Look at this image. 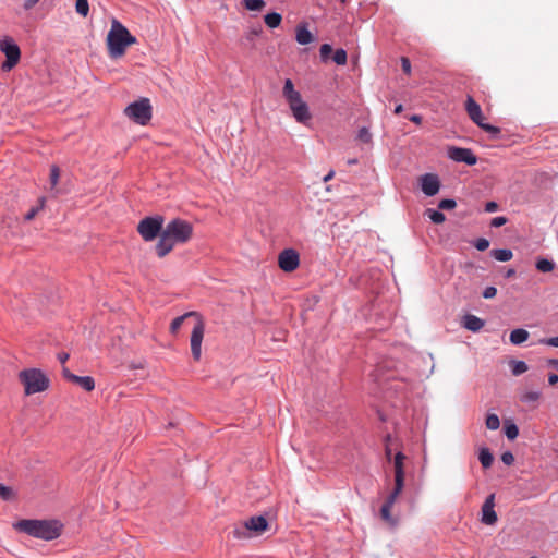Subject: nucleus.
I'll list each match as a JSON object with an SVG mask.
<instances>
[{
	"label": "nucleus",
	"instance_id": "f257e3e1",
	"mask_svg": "<svg viewBox=\"0 0 558 558\" xmlns=\"http://www.w3.org/2000/svg\"><path fill=\"white\" fill-rule=\"evenodd\" d=\"M136 43V38L129 32V29L113 19L111 28L107 35L108 53L110 58L118 59L125 53L129 46Z\"/></svg>",
	"mask_w": 558,
	"mask_h": 558
},
{
	"label": "nucleus",
	"instance_id": "f03ea898",
	"mask_svg": "<svg viewBox=\"0 0 558 558\" xmlns=\"http://www.w3.org/2000/svg\"><path fill=\"white\" fill-rule=\"evenodd\" d=\"M15 529L33 537L52 541L60 536L62 525L56 520H21Z\"/></svg>",
	"mask_w": 558,
	"mask_h": 558
},
{
	"label": "nucleus",
	"instance_id": "7ed1b4c3",
	"mask_svg": "<svg viewBox=\"0 0 558 558\" xmlns=\"http://www.w3.org/2000/svg\"><path fill=\"white\" fill-rule=\"evenodd\" d=\"M187 317L196 318V324L191 333V351H192L193 359L195 361H198L202 356V342H203L204 332H205V325H204L202 316L197 312H187V313L174 318L171 322L170 331L172 333H177L178 330L181 328L183 322Z\"/></svg>",
	"mask_w": 558,
	"mask_h": 558
},
{
	"label": "nucleus",
	"instance_id": "20e7f679",
	"mask_svg": "<svg viewBox=\"0 0 558 558\" xmlns=\"http://www.w3.org/2000/svg\"><path fill=\"white\" fill-rule=\"evenodd\" d=\"M162 232L174 244H183L192 238L193 226L186 220L175 218L167 223Z\"/></svg>",
	"mask_w": 558,
	"mask_h": 558
},
{
	"label": "nucleus",
	"instance_id": "39448f33",
	"mask_svg": "<svg viewBox=\"0 0 558 558\" xmlns=\"http://www.w3.org/2000/svg\"><path fill=\"white\" fill-rule=\"evenodd\" d=\"M20 379L25 387V393L28 396L41 392L49 386V379L41 371L36 368L22 371L20 373Z\"/></svg>",
	"mask_w": 558,
	"mask_h": 558
},
{
	"label": "nucleus",
	"instance_id": "423d86ee",
	"mask_svg": "<svg viewBox=\"0 0 558 558\" xmlns=\"http://www.w3.org/2000/svg\"><path fill=\"white\" fill-rule=\"evenodd\" d=\"M124 113L132 121L141 125H146L151 119V105L148 98H141L130 104Z\"/></svg>",
	"mask_w": 558,
	"mask_h": 558
},
{
	"label": "nucleus",
	"instance_id": "0eeeda50",
	"mask_svg": "<svg viewBox=\"0 0 558 558\" xmlns=\"http://www.w3.org/2000/svg\"><path fill=\"white\" fill-rule=\"evenodd\" d=\"M465 110L470 119L482 130L489 133L492 137L497 138L500 135L499 128L484 122L481 106L471 96H468L466 98Z\"/></svg>",
	"mask_w": 558,
	"mask_h": 558
},
{
	"label": "nucleus",
	"instance_id": "6e6552de",
	"mask_svg": "<svg viewBox=\"0 0 558 558\" xmlns=\"http://www.w3.org/2000/svg\"><path fill=\"white\" fill-rule=\"evenodd\" d=\"M165 219L160 215L143 218L137 225V232L144 241L150 242L162 232Z\"/></svg>",
	"mask_w": 558,
	"mask_h": 558
},
{
	"label": "nucleus",
	"instance_id": "1a4fd4ad",
	"mask_svg": "<svg viewBox=\"0 0 558 558\" xmlns=\"http://www.w3.org/2000/svg\"><path fill=\"white\" fill-rule=\"evenodd\" d=\"M268 527V522L265 517L256 515L247 519L243 525L234 530V535L238 538L251 537L252 535H260Z\"/></svg>",
	"mask_w": 558,
	"mask_h": 558
},
{
	"label": "nucleus",
	"instance_id": "9d476101",
	"mask_svg": "<svg viewBox=\"0 0 558 558\" xmlns=\"http://www.w3.org/2000/svg\"><path fill=\"white\" fill-rule=\"evenodd\" d=\"M0 50L5 54V61L1 69L4 72L11 71L20 61L21 50L13 38L5 36L0 41Z\"/></svg>",
	"mask_w": 558,
	"mask_h": 558
},
{
	"label": "nucleus",
	"instance_id": "9b49d317",
	"mask_svg": "<svg viewBox=\"0 0 558 558\" xmlns=\"http://www.w3.org/2000/svg\"><path fill=\"white\" fill-rule=\"evenodd\" d=\"M278 264L283 271L291 272L299 267L300 256L295 250L286 248L279 254Z\"/></svg>",
	"mask_w": 558,
	"mask_h": 558
},
{
	"label": "nucleus",
	"instance_id": "f8f14e48",
	"mask_svg": "<svg viewBox=\"0 0 558 558\" xmlns=\"http://www.w3.org/2000/svg\"><path fill=\"white\" fill-rule=\"evenodd\" d=\"M448 156L456 162H464L468 166H473L477 162V157L470 148L450 147Z\"/></svg>",
	"mask_w": 558,
	"mask_h": 558
},
{
	"label": "nucleus",
	"instance_id": "ddd939ff",
	"mask_svg": "<svg viewBox=\"0 0 558 558\" xmlns=\"http://www.w3.org/2000/svg\"><path fill=\"white\" fill-rule=\"evenodd\" d=\"M405 460V456L399 451L396 453L393 458V469H395V487L392 490L402 492L404 487V468L403 462Z\"/></svg>",
	"mask_w": 558,
	"mask_h": 558
},
{
	"label": "nucleus",
	"instance_id": "4468645a",
	"mask_svg": "<svg viewBox=\"0 0 558 558\" xmlns=\"http://www.w3.org/2000/svg\"><path fill=\"white\" fill-rule=\"evenodd\" d=\"M495 494H490L486 497L483 506H482V523L486 525H494L498 518L495 511Z\"/></svg>",
	"mask_w": 558,
	"mask_h": 558
},
{
	"label": "nucleus",
	"instance_id": "2eb2a0df",
	"mask_svg": "<svg viewBox=\"0 0 558 558\" xmlns=\"http://www.w3.org/2000/svg\"><path fill=\"white\" fill-rule=\"evenodd\" d=\"M422 192L426 196H434L439 192L440 181L436 174L425 173L420 178Z\"/></svg>",
	"mask_w": 558,
	"mask_h": 558
},
{
	"label": "nucleus",
	"instance_id": "dca6fc26",
	"mask_svg": "<svg viewBox=\"0 0 558 558\" xmlns=\"http://www.w3.org/2000/svg\"><path fill=\"white\" fill-rule=\"evenodd\" d=\"M282 95L286 99V101L289 105L290 110H292V107L302 105L305 102L302 99L301 94L294 88L293 82L290 78H287L284 81Z\"/></svg>",
	"mask_w": 558,
	"mask_h": 558
},
{
	"label": "nucleus",
	"instance_id": "f3484780",
	"mask_svg": "<svg viewBox=\"0 0 558 558\" xmlns=\"http://www.w3.org/2000/svg\"><path fill=\"white\" fill-rule=\"evenodd\" d=\"M401 493L400 492H396V490H392L386 501L384 502V505L381 506L380 508V517L381 519L389 523V524H396V520L392 518L391 515V508L393 507L397 498L399 497Z\"/></svg>",
	"mask_w": 558,
	"mask_h": 558
},
{
	"label": "nucleus",
	"instance_id": "a211bd4d",
	"mask_svg": "<svg viewBox=\"0 0 558 558\" xmlns=\"http://www.w3.org/2000/svg\"><path fill=\"white\" fill-rule=\"evenodd\" d=\"M291 112L295 121L301 124H307L312 119V114L306 102L292 107Z\"/></svg>",
	"mask_w": 558,
	"mask_h": 558
},
{
	"label": "nucleus",
	"instance_id": "6ab92c4d",
	"mask_svg": "<svg viewBox=\"0 0 558 558\" xmlns=\"http://www.w3.org/2000/svg\"><path fill=\"white\" fill-rule=\"evenodd\" d=\"M175 246V244L163 232L160 233L159 240L155 246L156 254L162 258L167 256Z\"/></svg>",
	"mask_w": 558,
	"mask_h": 558
},
{
	"label": "nucleus",
	"instance_id": "aec40b11",
	"mask_svg": "<svg viewBox=\"0 0 558 558\" xmlns=\"http://www.w3.org/2000/svg\"><path fill=\"white\" fill-rule=\"evenodd\" d=\"M484 325V320L473 314H468L463 317L462 326L470 331L477 332Z\"/></svg>",
	"mask_w": 558,
	"mask_h": 558
},
{
	"label": "nucleus",
	"instance_id": "412c9836",
	"mask_svg": "<svg viewBox=\"0 0 558 558\" xmlns=\"http://www.w3.org/2000/svg\"><path fill=\"white\" fill-rule=\"evenodd\" d=\"M295 40L300 45H308L314 40L313 34L307 29L305 23L299 24L295 28Z\"/></svg>",
	"mask_w": 558,
	"mask_h": 558
},
{
	"label": "nucleus",
	"instance_id": "4be33fe9",
	"mask_svg": "<svg viewBox=\"0 0 558 558\" xmlns=\"http://www.w3.org/2000/svg\"><path fill=\"white\" fill-rule=\"evenodd\" d=\"M71 381L81 386L85 391H92L95 388V380L90 376H72Z\"/></svg>",
	"mask_w": 558,
	"mask_h": 558
},
{
	"label": "nucleus",
	"instance_id": "5701e85b",
	"mask_svg": "<svg viewBox=\"0 0 558 558\" xmlns=\"http://www.w3.org/2000/svg\"><path fill=\"white\" fill-rule=\"evenodd\" d=\"M529 336L530 335L527 330L523 328H517L510 332L509 339L512 344L519 345L525 342L529 339Z\"/></svg>",
	"mask_w": 558,
	"mask_h": 558
},
{
	"label": "nucleus",
	"instance_id": "b1692460",
	"mask_svg": "<svg viewBox=\"0 0 558 558\" xmlns=\"http://www.w3.org/2000/svg\"><path fill=\"white\" fill-rule=\"evenodd\" d=\"M478 460L484 469H488L492 466L494 462V456L492 454L488 448L483 447L480 450Z\"/></svg>",
	"mask_w": 558,
	"mask_h": 558
},
{
	"label": "nucleus",
	"instance_id": "393cba45",
	"mask_svg": "<svg viewBox=\"0 0 558 558\" xmlns=\"http://www.w3.org/2000/svg\"><path fill=\"white\" fill-rule=\"evenodd\" d=\"M490 255L498 262H508L513 256L512 251L509 248L493 250Z\"/></svg>",
	"mask_w": 558,
	"mask_h": 558
},
{
	"label": "nucleus",
	"instance_id": "a878e982",
	"mask_svg": "<svg viewBox=\"0 0 558 558\" xmlns=\"http://www.w3.org/2000/svg\"><path fill=\"white\" fill-rule=\"evenodd\" d=\"M264 21L269 28H276L280 25V23L282 21V16H281V14L277 13V12H271V13H267L264 16Z\"/></svg>",
	"mask_w": 558,
	"mask_h": 558
},
{
	"label": "nucleus",
	"instance_id": "bb28decb",
	"mask_svg": "<svg viewBox=\"0 0 558 558\" xmlns=\"http://www.w3.org/2000/svg\"><path fill=\"white\" fill-rule=\"evenodd\" d=\"M425 215L434 223H437V225L442 223L446 220L445 215L440 210H438V209L428 208V209H426Z\"/></svg>",
	"mask_w": 558,
	"mask_h": 558
},
{
	"label": "nucleus",
	"instance_id": "cd10ccee",
	"mask_svg": "<svg viewBox=\"0 0 558 558\" xmlns=\"http://www.w3.org/2000/svg\"><path fill=\"white\" fill-rule=\"evenodd\" d=\"M504 429H505V435L509 440L515 439L519 435V428L512 422H506Z\"/></svg>",
	"mask_w": 558,
	"mask_h": 558
},
{
	"label": "nucleus",
	"instance_id": "c85d7f7f",
	"mask_svg": "<svg viewBox=\"0 0 558 558\" xmlns=\"http://www.w3.org/2000/svg\"><path fill=\"white\" fill-rule=\"evenodd\" d=\"M38 206H35L33 208H31L27 214L25 215V220L26 221H31L35 218V216L41 210L44 209L45 207V204H46V198L45 197H40L39 201H38Z\"/></svg>",
	"mask_w": 558,
	"mask_h": 558
},
{
	"label": "nucleus",
	"instance_id": "c756f323",
	"mask_svg": "<svg viewBox=\"0 0 558 558\" xmlns=\"http://www.w3.org/2000/svg\"><path fill=\"white\" fill-rule=\"evenodd\" d=\"M555 268V264L546 258H541L536 262V269L542 272H549Z\"/></svg>",
	"mask_w": 558,
	"mask_h": 558
},
{
	"label": "nucleus",
	"instance_id": "7c9ffc66",
	"mask_svg": "<svg viewBox=\"0 0 558 558\" xmlns=\"http://www.w3.org/2000/svg\"><path fill=\"white\" fill-rule=\"evenodd\" d=\"M486 427L490 430H496L500 426V420L497 414L490 413L486 416Z\"/></svg>",
	"mask_w": 558,
	"mask_h": 558
},
{
	"label": "nucleus",
	"instance_id": "2f4dec72",
	"mask_svg": "<svg viewBox=\"0 0 558 558\" xmlns=\"http://www.w3.org/2000/svg\"><path fill=\"white\" fill-rule=\"evenodd\" d=\"M348 54L342 48L337 49L332 56V60L338 65H344L347 63Z\"/></svg>",
	"mask_w": 558,
	"mask_h": 558
},
{
	"label": "nucleus",
	"instance_id": "473e14b6",
	"mask_svg": "<svg viewBox=\"0 0 558 558\" xmlns=\"http://www.w3.org/2000/svg\"><path fill=\"white\" fill-rule=\"evenodd\" d=\"M244 5L247 10L259 11L264 8V0H244Z\"/></svg>",
	"mask_w": 558,
	"mask_h": 558
},
{
	"label": "nucleus",
	"instance_id": "72a5a7b5",
	"mask_svg": "<svg viewBox=\"0 0 558 558\" xmlns=\"http://www.w3.org/2000/svg\"><path fill=\"white\" fill-rule=\"evenodd\" d=\"M529 369L527 364L524 361H513L512 374L519 376Z\"/></svg>",
	"mask_w": 558,
	"mask_h": 558
},
{
	"label": "nucleus",
	"instance_id": "f704fd0d",
	"mask_svg": "<svg viewBox=\"0 0 558 558\" xmlns=\"http://www.w3.org/2000/svg\"><path fill=\"white\" fill-rule=\"evenodd\" d=\"M541 398L539 391H526L521 396V401L525 403L536 402Z\"/></svg>",
	"mask_w": 558,
	"mask_h": 558
},
{
	"label": "nucleus",
	"instance_id": "c9c22d12",
	"mask_svg": "<svg viewBox=\"0 0 558 558\" xmlns=\"http://www.w3.org/2000/svg\"><path fill=\"white\" fill-rule=\"evenodd\" d=\"M357 140L366 144L372 142V133L369 132L368 128L362 126L359 130Z\"/></svg>",
	"mask_w": 558,
	"mask_h": 558
},
{
	"label": "nucleus",
	"instance_id": "e433bc0d",
	"mask_svg": "<svg viewBox=\"0 0 558 558\" xmlns=\"http://www.w3.org/2000/svg\"><path fill=\"white\" fill-rule=\"evenodd\" d=\"M76 12L83 16H86L89 11L87 0H76Z\"/></svg>",
	"mask_w": 558,
	"mask_h": 558
},
{
	"label": "nucleus",
	"instance_id": "4c0bfd02",
	"mask_svg": "<svg viewBox=\"0 0 558 558\" xmlns=\"http://www.w3.org/2000/svg\"><path fill=\"white\" fill-rule=\"evenodd\" d=\"M457 206V203L454 199H451V198H447V199H441L439 203H438V208L440 210H450V209H453L456 208Z\"/></svg>",
	"mask_w": 558,
	"mask_h": 558
},
{
	"label": "nucleus",
	"instance_id": "58836bf2",
	"mask_svg": "<svg viewBox=\"0 0 558 558\" xmlns=\"http://www.w3.org/2000/svg\"><path fill=\"white\" fill-rule=\"evenodd\" d=\"M60 178V170L57 166H52L50 169V184L51 187H56Z\"/></svg>",
	"mask_w": 558,
	"mask_h": 558
},
{
	"label": "nucleus",
	"instance_id": "ea45409f",
	"mask_svg": "<svg viewBox=\"0 0 558 558\" xmlns=\"http://www.w3.org/2000/svg\"><path fill=\"white\" fill-rule=\"evenodd\" d=\"M331 52L332 47L329 44H323L319 48V53L323 61H326Z\"/></svg>",
	"mask_w": 558,
	"mask_h": 558
},
{
	"label": "nucleus",
	"instance_id": "a19ab883",
	"mask_svg": "<svg viewBox=\"0 0 558 558\" xmlns=\"http://www.w3.org/2000/svg\"><path fill=\"white\" fill-rule=\"evenodd\" d=\"M12 497H13L12 489L0 483V498H2L3 500H10Z\"/></svg>",
	"mask_w": 558,
	"mask_h": 558
},
{
	"label": "nucleus",
	"instance_id": "79ce46f5",
	"mask_svg": "<svg viewBox=\"0 0 558 558\" xmlns=\"http://www.w3.org/2000/svg\"><path fill=\"white\" fill-rule=\"evenodd\" d=\"M476 250L484 252L489 247V241L485 238H480L474 242Z\"/></svg>",
	"mask_w": 558,
	"mask_h": 558
},
{
	"label": "nucleus",
	"instance_id": "37998d69",
	"mask_svg": "<svg viewBox=\"0 0 558 558\" xmlns=\"http://www.w3.org/2000/svg\"><path fill=\"white\" fill-rule=\"evenodd\" d=\"M508 221V219L504 216H498V217H495L492 219L490 221V226L494 227V228H499L504 225H506Z\"/></svg>",
	"mask_w": 558,
	"mask_h": 558
},
{
	"label": "nucleus",
	"instance_id": "c03bdc74",
	"mask_svg": "<svg viewBox=\"0 0 558 558\" xmlns=\"http://www.w3.org/2000/svg\"><path fill=\"white\" fill-rule=\"evenodd\" d=\"M538 342L541 344H546V345L558 348V336L557 337H551V338H543Z\"/></svg>",
	"mask_w": 558,
	"mask_h": 558
},
{
	"label": "nucleus",
	"instance_id": "a18cd8bd",
	"mask_svg": "<svg viewBox=\"0 0 558 558\" xmlns=\"http://www.w3.org/2000/svg\"><path fill=\"white\" fill-rule=\"evenodd\" d=\"M501 461H502L506 465H511V464L514 462V457H513V454H512L510 451H505V452L501 454Z\"/></svg>",
	"mask_w": 558,
	"mask_h": 558
},
{
	"label": "nucleus",
	"instance_id": "49530a36",
	"mask_svg": "<svg viewBox=\"0 0 558 558\" xmlns=\"http://www.w3.org/2000/svg\"><path fill=\"white\" fill-rule=\"evenodd\" d=\"M497 294V289L495 287H487L483 291V298L485 299H492Z\"/></svg>",
	"mask_w": 558,
	"mask_h": 558
},
{
	"label": "nucleus",
	"instance_id": "de8ad7c7",
	"mask_svg": "<svg viewBox=\"0 0 558 558\" xmlns=\"http://www.w3.org/2000/svg\"><path fill=\"white\" fill-rule=\"evenodd\" d=\"M401 65L404 73L410 74L411 73V62L408 58L402 57L401 58Z\"/></svg>",
	"mask_w": 558,
	"mask_h": 558
},
{
	"label": "nucleus",
	"instance_id": "09e8293b",
	"mask_svg": "<svg viewBox=\"0 0 558 558\" xmlns=\"http://www.w3.org/2000/svg\"><path fill=\"white\" fill-rule=\"evenodd\" d=\"M498 209V204L496 202H487L485 204V211L494 213Z\"/></svg>",
	"mask_w": 558,
	"mask_h": 558
},
{
	"label": "nucleus",
	"instance_id": "8fccbe9b",
	"mask_svg": "<svg viewBox=\"0 0 558 558\" xmlns=\"http://www.w3.org/2000/svg\"><path fill=\"white\" fill-rule=\"evenodd\" d=\"M70 355L66 352H61L58 354V360L61 364H64L69 360Z\"/></svg>",
	"mask_w": 558,
	"mask_h": 558
},
{
	"label": "nucleus",
	"instance_id": "3c124183",
	"mask_svg": "<svg viewBox=\"0 0 558 558\" xmlns=\"http://www.w3.org/2000/svg\"><path fill=\"white\" fill-rule=\"evenodd\" d=\"M558 383V375L557 374H549L548 376V384L549 385H556Z\"/></svg>",
	"mask_w": 558,
	"mask_h": 558
},
{
	"label": "nucleus",
	"instance_id": "603ef678",
	"mask_svg": "<svg viewBox=\"0 0 558 558\" xmlns=\"http://www.w3.org/2000/svg\"><path fill=\"white\" fill-rule=\"evenodd\" d=\"M409 120H410L411 122H414V123H416V124H420V123L422 122V117H421V116H418V114H412V116H410V117H409Z\"/></svg>",
	"mask_w": 558,
	"mask_h": 558
},
{
	"label": "nucleus",
	"instance_id": "864d4df0",
	"mask_svg": "<svg viewBox=\"0 0 558 558\" xmlns=\"http://www.w3.org/2000/svg\"><path fill=\"white\" fill-rule=\"evenodd\" d=\"M62 374L64 378H66L69 381H71L72 376H76L75 374L71 373L66 367L63 368Z\"/></svg>",
	"mask_w": 558,
	"mask_h": 558
},
{
	"label": "nucleus",
	"instance_id": "5fc2aeb1",
	"mask_svg": "<svg viewBox=\"0 0 558 558\" xmlns=\"http://www.w3.org/2000/svg\"><path fill=\"white\" fill-rule=\"evenodd\" d=\"M39 0H26L24 8L26 10L33 8Z\"/></svg>",
	"mask_w": 558,
	"mask_h": 558
},
{
	"label": "nucleus",
	"instance_id": "6e6d98bb",
	"mask_svg": "<svg viewBox=\"0 0 558 558\" xmlns=\"http://www.w3.org/2000/svg\"><path fill=\"white\" fill-rule=\"evenodd\" d=\"M335 177V171L333 170H330L324 178H323V181L324 182H328L330 181L332 178Z\"/></svg>",
	"mask_w": 558,
	"mask_h": 558
},
{
	"label": "nucleus",
	"instance_id": "4d7b16f0",
	"mask_svg": "<svg viewBox=\"0 0 558 558\" xmlns=\"http://www.w3.org/2000/svg\"><path fill=\"white\" fill-rule=\"evenodd\" d=\"M515 275V270L513 268H509L506 272V278H511Z\"/></svg>",
	"mask_w": 558,
	"mask_h": 558
},
{
	"label": "nucleus",
	"instance_id": "13d9d810",
	"mask_svg": "<svg viewBox=\"0 0 558 558\" xmlns=\"http://www.w3.org/2000/svg\"><path fill=\"white\" fill-rule=\"evenodd\" d=\"M403 110V106L401 104L397 105L396 108H395V113L396 114H399L401 113Z\"/></svg>",
	"mask_w": 558,
	"mask_h": 558
},
{
	"label": "nucleus",
	"instance_id": "bf43d9fd",
	"mask_svg": "<svg viewBox=\"0 0 558 558\" xmlns=\"http://www.w3.org/2000/svg\"><path fill=\"white\" fill-rule=\"evenodd\" d=\"M549 364L553 366H558V360H549Z\"/></svg>",
	"mask_w": 558,
	"mask_h": 558
},
{
	"label": "nucleus",
	"instance_id": "052dcab7",
	"mask_svg": "<svg viewBox=\"0 0 558 558\" xmlns=\"http://www.w3.org/2000/svg\"><path fill=\"white\" fill-rule=\"evenodd\" d=\"M386 456L390 459L391 449L389 447H386Z\"/></svg>",
	"mask_w": 558,
	"mask_h": 558
},
{
	"label": "nucleus",
	"instance_id": "680f3d73",
	"mask_svg": "<svg viewBox=\"0 0 558 558\" xmlns=\"http://www.w3.org/2000/svg\"><path fill=\"white\" fill-rule=\"evenodd\" d=\"M356 162H357V160H356V159H350V160L348 161V163H349V165H355Z\"/></svg>",
	"mask_w": 558,
	"mask_h": 558
},
{
	"label": "nucleus",
	"instance_id": "e2e57ef3",
	"mask_svg": "<svg viewBox=\"0 0 558 558\" xmlns=\"http://www.w3.org/2000/svg\"><path fill=\"white\" fill-rule=\"evenodd\" d=\"M341 2H342V3H345V2H347V0H341Z\"/></svg>",
	"mask_w": 558,
	"mask_h": 558
}]
</instances>
